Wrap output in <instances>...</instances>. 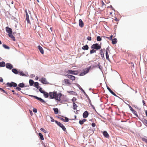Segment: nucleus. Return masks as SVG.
I'll return each mask as SVG.
<instances>
[{"mask_svg":"<svg viewBox=\"0 0 147 147\" xmlns=\"http://www.w3.org/2000/svg\"><path fill=\"white\" fill-rule=\"evenodd\" d=\"M9 36L14 41H15V37L13 35L12 33L10 34H8Z\"/></svg>","mask_w":147,"mask_h":147,"instance_id":"31","label":"nucleus"},{"mask_svg":"<svg viewBox=\"0 0 147 147\" xmlns=\"http://www.w3.org/2000/svg\"><path fill=\"white\" fill-rule=\"evenodd\" d=\"M79 124L81 125H82L83 124L84 122L82 120H80L79 121Z\"/></svg>","mask_w":147,"mask_h":147,"instance_id":"49","label":"nucleus"},{"mask_svg":"<svg viewBox=\"0 0 147 147\" xmlns=\"http://www.w3.org/2000/svg\"><path fill=\"white\" fill-rule=\"evenodd\" d=\"M100 55L102 57H104V52L102 49H101L100 50Z\"/></svg>","mask_w":147,"mask_h":147,"instance_id":"40","label":"nucleus"},{"mask_svg":"<svg viewBox=\"0 0 147 147\" xmlns=\"http://www.w3.org/2000/svg\"><path fill=\"white\" fill-rule=\"evenodd\" d=\"M12 72L15 74H18V71L16 68H13L12 69Z\"/></svg>","mask_w":147,"mask_h":147,"instance_id":"24","label":"nucleus"},{"mask_svg":"<svg viewBox=\"0 0 147 147\" xmlns=\"http://www.w3.org/2000/svg\"><path fill=\"white\" fill-rule=\"evenodd\" d=\"M38 76H36L35 78V79L36 80H38Z\"/></svg>","mask_w":147,"mask_h":147,"instance_id":"64","label":"nucleus"},{"mask_svg":"<svg viewBox=\"0 0 147 147\" xmlns=\"http://www.w3.org/2000/svg\"><path fill=\"white\" fill-rule=\"evenodd\" d=\"M26 12V19L27 22L28 23H30V22L29 20V15L27 11L26 10H25Z\"/></svg>","mask_w":147,"mask_h":147,"instance_id":"17","label":"nucleus"},{"mask_svg":"<svg viewBox=\"0 0 147 147\" xmlns=\"http://www.w3.org/2000/svg\"><path fill=\"white\" fill-rule=\"evenodd\" d=\"M109 47H108L106 49L105 52H106V58L107 60H109V55L108 54L109 52H110V51L109 50Z\"/></svg>","mask_w":147,"mask_h":147,"instance_id":"12","label":"nucleus"},{"mask_svg":"<svg viewBox=\"0 0 147 147\" xmlns=\"http://www.w3.org/2000/svg\"><path fill=\"white\" fill-rule=\"evenodd\" d=\"M78 107V105L75 102L73 103V109L74 110H76Z\"/></svg>","mask_w":147,"mask_h":147,"instance_id":"34","label":"nucleus"},{"mask_svg":"<svg viewBox=\"0 0 147 147\" xmlns=\"http://www.w3.org/2000/svg\"><path fill=\"white\" fill-rule=\"evenodd\" d=\"M35 76V75L33 74H31L30 75V77L31 78H33Z\"/></svg>","mask_w":147,"mask_h":147,"instance_id":"56","label":"nucleus"},{"mask_svg":"<svg viewBox=\"0 0 147 147\" xmlns=\"http://www.w3.org/2000/svg\"><path fill=\"white\" fill-rule=\"evenodd\" d=\"M13 82H7L6 85L8 87H13Z\"/></svg>","mask_w":147,"mask_h":147,"instance_id":"32","label":"nucleus"},{"mask_svg":"<svg viewBox=\"0 0 147 147\" xmlns=\"http://www.w3.org/2000/svg\"><path fill=\"white\" fill-rule=\"evenodd\" d=\"M53 110L54 111V113L56 114H57L59 113L58 109L57 108H54L53 109Z\"/></svg>","mask_w":147,"mask_h":147,"instance_id":"27","label":"nucleus"},{"mask_svg":"<svg viewBox=\"0 0 147 147\" xmlns=\"http://www.w3.org/2000/svg\"><path fill=\"white\" fill-rule=\"evenodd\" d=\"M38 89H39V92H40V93H42V94H43V93H44V92H45V91H44V90H42V88H41L40 87V88H38Z\"/></svg>","mask_w":147,"mask_h":147,"instance_id":"41","label":"nucleus"},{"mask_svg":"<svg viewBox=\"0 0 147 147\" xmlns=\"http://www.w3.org/2000/svg\"><path fill=\"white\" fill-rule=\"evenodd\" d=\"M97 40L98 41H100L102 40V38L100 36H98L97 37Z\"/></svg>","mask_w":147,"mask_h":147,"instance_id":"46","label":"nucleus"},{"mask_svg":"<svg viewBox=\"0 0 147 147\" xmlns=\"http://www.w3.org/2000/svg\"><path fill=\"white\" fill-rule=\"evenodd\" d=\"M27 86L29 87V86H26L24 83H21L18 84V87H17V88H16V90L18 91H20L21 90V88H23L24 87H25Z\"/></svg>","mask_w":147,"mask_h":147,"instance_id":"5","label":"nucleus"},{"mask_svg":"<svg viewBox=\"0 0 147 147\" xmlns=\"http://www.w3.org/2000/svg\"><path fill=\"white\" fill-rule=\"evenodd\" d=\"M50 119H51V122H55V121L54 120L53 117H50Z\"/></svg>","mask_w":147,"mask_h":147,"instance_id":"51","label":"nucleus"},{"mask_svg":"<svg viewBox=\"0 0 147 147\" xmlns=\"http://www.w3.org/2000/svg\"><path fill=\"white\" fill-rule=\"evenodd\" d=\"M3 81V79L1 77H0V82H2Z\"/></svg>","mask_w":147,"mask_h":147,"instance_id":"55","label":"nucleus"},{"mask_svg":"<svg viewBox=\"0 0 147 147\" xmlns=\"http://www.w3.org/2000/svg\"><path fill=\"white\" fill-rule=\"evenodd\" d=\"M79 26L82 28L84 26V23L81 19L79 20Z\"/></svg>","mask_w":147,"mask_h":147,"instance_id":"22","label":"nucleus"},{"mask_svg":"<svg viewBox=\"0 0 147 147\" xmlns=\"http://www.w3.org/2000/svg\"><path fill=\"white\" fill-rule=\"evenodd\" d=\"M142 140L143 141L145 142L146 143H147V137L144 136V137L142 138Z\"/></svg>","mask_w":147,"mask_h":147,"instance_id":"39","label":"nucleus"},{"mask_svg":"<svg viewBox=\"0 0 147 147\" xmlns=\"http://www.w3.org/2000/svg\"><path fill=\"white\" fill-rule=\"evenodd\" d=\"M82 49L84 50H88L89 49V47L87 45H86L85 46L82 47Z\"/></svg>","mask_w":147,"mask_h":147,"instance_id":"33","label":"nucleus"},{"mask_svg":"<svg viewBox=\"0 0 147 147\" xmlns=\"http://www.w3.org/2000/svg\"><path fill=\"white\" fill-rule=\"evenodd\" d=\"M101 4H102V6H101L100 8V9L102 11V10H103L105 9V8L106 7V5L102 1H101Z\"/></svg>","mask_w":147,"mask_h":147,"instance_id":"20","label":"nucleus"},{"mask_svg":"<svg viewBox=\"0 0 147 147\" xmlns=\"http://www.w3.org/2000/svg\"><path fill=\"white\" fill-rule=\"evenodd\" d=\"M140 120L144 124H147V120L145 119H140Z\"/></svg>","mask_w":147,"mask_h":147,"instance_id":"35","label":"nucleus"},{"mask_svg":"<svg viewBox=\"0 0 147 147\" xmlns=\"http://www.w3.org/2000/svg\"><path fill=\"white\" fill-rule=\"evenodd\" d=\"M67 73L74 75H77L78 74V72L77 71L69 70L67 71Z\"/></svg>","mask_w":147,"mask_h":147,"instance_id":"11","label":"nucleus"},{"mask_svg":"<svg viewBox=\"0 0 147 147\" xmlns=\"http://www.w3.org/2000/svg\"><path fill=\"white\" fill-rule=\"evenodd\" d=\"M67 92L71 94H72L74 95H77V93L73 91H68Z\"/></svg>","mask_w":147,"mask_h":147,"instance_id":"25","label":"nucleus"},{"mask_svg":"<svg viewBox=\"0 0 147 147\" xmlns=\"http://www.w3.org/2000/svg\"><path fill=\"white\" fill-rule=\"evenodd\" d=\"M91 48L92 49H94L98 50L101 49V46L98 44L96 43L92 45Z\"/></svg>","mask_w":147,"mask_h":147,"instance_id":"7","label":"nucleus"},{"mask_svg":"<svg viewBox=\"0 0 147 147\" xmlns=\"http://www.w3.org/2000/svg\"><path fill=\"white\" fill-rule=\"evenodd\" d=\"M82 120L83 121V122L84 123V122H85L86 121V119H83V120Z\"/></svg>","mask_w":147,"mask_h":147,"instance_id":"61","label":"nucleus"},{"mask_svg":"<svg viewBox=\"0 0 147 147\" xmlns=\"http://www.w3.org/2000/svg\"><path fill=\"white\" fill-rule=\"evenodd\" d=\"M102 132L103 136L105 138H109V135L107 131H102Z\"/></svg>","mask_w":147,"mask_h":147,"instance_id":"15","label":"nucleus"},{"mask_svg":"<svg viewBox=\"0 0 147 147\" xmlns=\"http://www.w3.org/2000/svg\"><path fill=\"white\" fill-rule=\"evenodd\" d=\"M0 90L1 91H2L4 93H6L7 94V92L6 91H5L3 88H1L0 87Z\"/></svg>","mask_w":147,"mask_h":147,"instance_id":"47","label":"nucleus"},{"mask_svg":"<svg viewBox=\"0 0 147 147\" xmlns=\"http://www.w3.org/2000/svg\"><path fill=\"white\" fill-rule=\"evenodd\" d=\"M0 64H5V63L4 62L2 61L0 63Z\"/></svg>","mask_w":147,"mask_h":147,"instance_id":"59","label":"nucleus"},{"mask_svg":"<svg viewBox=\"0 0 147 147\" xmlns=\"http://www.w3.org/2000/svg\"><path fill=\"white\" fill-rule=\"evenodd\" d=\"M107 89L109 90V91L113 96H117V95L116 94L109 88V87L107 86Z\"/></svg>","mask_w":147,"mask_h":147,"instance_id":"18","label":"nucleus"},{"mask_svg":"<svg viewBox=\"0 0 147 147\" xmlns=\"http://www.w3.org/2000/svg\"><path fill=\"white\" fill-rule=\"evenodd\" d=\"M38 136H39V138L41 140H44L43 135L41 133H38Z\"/></svg>","mask_w":147,"mask_h":147,"instance_id":"30","label":"nucleus"},{"mask_svg":"<svg viewBox=\"0 0 147 147\" xmlns=\"http://www.w3.org/2000/svg\"><path fill=\"white\" fill-rule=\"evenodd\" d=\"M76 86L79 88V89L81 90L84 93V95L86 96V98H87L88 100L89 103L90 104V105L92 107V109H93V110L97 113H98L95 109V108L94 106V105H93L92 104L91 102V100H90V99L89 98L88 96V95L86 93L85 91L84 90L82 89V88L77 83H76Z\"/></svg>","mask_w":147,"mask_h":147,"instance_id":"3","label":"nucleus"},{"mask_svg":"<svg viewBox=\"0 0 147 147\" xmlns=\"http://www.w3.org/2000/svg\"><path fill=\"white\" fill-rule=\"evenodd\" d=\"M143 104V105H146V103L145 101L143 100H142Z\"/></svg>","mask_w":147,"mask_h":147,"instance_id":"58","label":"nucleus"},{"mask_svg":"<svg viewBox=\"0 0 147 147\" xmlns=\"http://www.w3.org/2000/svg\"><path fill=\"white\" fill-rule=\"evenodd\" d=\"M59 119H60L62 121H63L64 119H63V118H62V117H60V118H59Z\"/></svg>","mask_w":147,"mask_h":147,"instance_id":"60","label":"nucleus"},{"mask_svg":"<svg viewBox=\"0 0 147 147\" xmlns=\"http://www.w3.org/2000/svg\"><path fill=\"white\" fill-rule=\"evenodd\" d=\"M34 86L37 89H38L39 88V83L38 82H34Z\"/></svg>","mask_w":147,"mask_h":147,"instance_id":"28","label":"nucleus"},{"mask_svg":"<svg viewBox=\"0 0 147 147\" xmlns=\"http://www.w3.org/2000/svg\"><path fill=\"white\" fill-rule=\"evenodd\" d=\"M66 76L72 80H75V77L74 76L71 75L67 74L66 75Z\"/></svg>","mask_w":147,"mask_h":147,"instance_id":"14","label":"nucleus"},{"mask_svg":"<svg viewBox=\"0 0 147 147\" xmlns=\"http://www.w3.org/2000/svg\"><path fill=\"white\" fill-rule=\"evenodd\" d=\"M114 20L117 22L118 21V19L117 18H116L114 19Z\"/></svg>","mask_w":147,"mask_h":147,"instance_id":"62","label":"nucleus"},{"mask_svg":"<svg viewBox=\"0 0 147 147\" xmlns=\"http://www.w3.org/2000/svg\"><path fill=\"white\" fill-rule=\"evenodd\" d=\"M18 73L20 74V75H21L22 76H24L25 77H28V75L27 74V75H26L25 74H24L23 71H20V70L18 71Z\"/></svg>","mask_w":147,"mask_h":147,"instance_id":"21","label":"nucleus"},{"mask_svg":"<svg viewBox=\"0 0 147 147\" xmlns=\"http://www.w3.org/2000/svg\"><path fill=\"white\" fill-rule=\"evenodd\" d=\"M44 93H43L44 97L45 98H48L49 95V93L46 92L45 91L44 92Z\"/></svg>","mask_w":147,"mask_h":147,"instance_id":"29","label":"nucleus"},{"mask_svg":"<svg viewBox=\"0 0 147 147\" xmlns=\"http://www.w3.org/2000/svg\"><path fill=\"white\" fill-rule=\"evenodd\" d=\"M29 82L30 85L31 86H33L35 82L32 79H30Z\"/></svg>","mask_w":147,"mask_h":147,"instance_id":"26","label":"nucleus"},{"mask_svg":"<svg viewBox=\"0 0 147 147\" xmlns=\"http://www.w3.org/2000/svg\"><path fill=\"white\" fill-rule=\"evenodd\" d=\"M49 98L50 99H55L56 100H58L60 103H63L66 102L65 100H61V97L62 96V94L59 92L57 94L56 91L49 92Z\"/></svg>","mask_w":147,"mask_h":147,"instance_id":"1","label":"nucleus"},{"mask_svg":"<svg viewBox=\"0 0 147 147\" xmlns=\"http://www.w3.org/2000/svg\"><path fill=\"white\" fill-rule=\"evenodd\" d=\"M32 110H33V112L35 113H36L37 112V109L36 108H34Z\"/></svg>","mask_w":147,"mask_h":147,"instance_id":"50","label":"nucleus"},{"mask_svg":"<svg viewBox=\"0 0 147 147\" xmlns=\"http://www.w3.org/2000/svg\"><path fill=\"white\" fill-rule=\"evenodd\" d=\"M29 111L30 113V115H33V114L32 111L30 110H29Z\"/></svg>","mask_w":147,"mask_h":147,"instance_id":"57","label":"nucleus"},{"mask_svg":"<svg viewBox=\"0 0 147 147\" xmlns=\"http://www.w3.org/2000/svg\"><path fill=\"white\" fill-rule=\"evenodd\" d=\"M91 125L92 127H94L96 126V124L94 123H92Z\"/></svg>","mask_w":147,"mask_h":147,"instance_id":"52","label":"nucleus"},{"mask_svg":"<svg viewBox=\"0 0 147 147\" xmlns=\"http://www.w3.org/2000/svg\"><path fill=\"white\" fill-rule=\"evenodd\" d=\"M87 39L88 40H91V37L90 36H88L87 37Z\"/></svg>","mask_w":147,"mask_h":147,"instance_id":"53","label":"nucleus"},{"mask_svg":"<svg viewBox=\"0 0 147 147\" xmlns=\"http://www.w3.org/2000/svg\"><path fill=\"white\" fill-rule=\"evenodd\" d=\"M6 66V68L9 69H11L13 68V65H0V67Z\"/></svg>","mask_w":147,"mask_h":147,"instance_id":"13","label":"nucleus"},{"mask_svg":"<svg viewBox=\"0 0 147 147\" xmlns=\"http://www.w3.org/2000/svg\"><path fill=\"white\" fill-rule=\"evenodd\" d=\"M127 105L128 106L130 110L131 111H132L133 113L134 114L136 117L139 118L137 114L136 111L134 110L129 105L127 104Z\"/></svg>","mask_w":147,"mask_h":147,"instance_id":"9","label":"nucleus"},{"mask_svg":"<svg viewBox=\"0 0 147 147\" xmlns=\"http://www.w3.org/2000/svg\"><path fill=\"white\" fill-rule=\"evenodd\" d=\"M96 51L94 49H92V50L90 51V53L91 54L95 53Z\"/></svg>","mask_w":147,"mask_h":147,"instance_id":"45","label":"nucleus"},{"mask_svg":"<svg viewBox=\"0 0 147 147\" xmlns=\"http://www.w3.org/2000/svg\"><path fill=\"white\" fill-rule=\"evenodd\" d=\"M95 130V129L93 128L92 129H90L88 130V131H91V132L92 134H93L94 132V131Z\"/></svg>","mask_w":147,"mask_h":147,"instance_id":"44","label":"nucleus"},{"mask_svg":"<svg viewBox=\"0 0 147 147\" xmlns=\"http://www.w3.org/2000/svg\"><path fill=\"white\" fill-rule=\"evenodd\" d=\"M62 117L65 118V119H63V122H68L69 121V119L68 118L65 117H63V116H62Z\"/></svg>","mask_w":147,"mask_h":147,"instance_id":"37","label":"nucleus"},{"mask_svg":"<svg viewBox=\"0 0 147 147\" xmlns=\"http://www.w3.org/2000/svg\"><path fill=\"white\" fill-rule=\"evenodd\" d=\"M3 47L5 49H9L10 48L8 46H7V45L5 44H3Z\"/></svg>","mask_w":147,"mask_h":147,"instance_id":"43","label":"nucleus"},{"mask_svg":"<svg viewBox=\"0 0 147 147\" xmlns=\"http://www.w3.org/2000/svg\"><path fill=\"white\" fill-rule=\"evenodd\" d=\"M145 114L147 117V110L145 111Z\"/></svg>","mask_w":147,"mask_h":147,"instance_id":"63","label":"nucleus"},{"mask_svg":"<svg viewBox=\"0 0 147 147\" xmlns=\"http://www.w3.org/2000/svg\"><path fill=\"white\" fill-rule=\"evenodd\" d=\"M28 95L31 97L34 98L35 99L40 101V102H41L42 103H46V101L44 100L43 99H42L40 97H39L36 96H34V95Z\"/></svg>","mask_w":147,"mask_h":147,"instance_id":"6","label":"nucleus"},{"mask_svg":"<svg viewBox=\"0 0 147 147\" xmlns=\"http://www.w3.org/2000/svg\"><path fill=\"white\" fill-rule=\"evenodd\" d=\"M63 85H64L70 86L71 85V83L69 82V80L68 79H64L62 81Z\"/></svg>","mask_w":147,"mask_h":147,"instance_id":"8","label":"nucleus"},{"mask_svg":"<svg viewBox=\"0 0 147 147\" xmlns=\"http://www.w3.org/2000/svg\"><path fill=\"white\" fill-rule=\"evenodd\" d=\"M55 123L60 128H61L63 131L65 132H67L66 128L63 124L61 123L60 122L58 121H57L55 120Z\"/></svg>","mask_w":147,"mask_h":147,"instance_id":"4","label":"nucleus"},{"mask_svg":"<svg viewBox=\"0 0 147 147\" xmlns=\"http://www.w3.org/2000/svg\"><path fill=\"white\" fill-rule=\"evenodd\" d=\"M12 85H13V87L14 88L16 87L15 88L16 89V88H17V87H18V86H17L18 85L17 84V83H16V82H13Z\"/></svg>","mask_w":147,"mask_h":147,"instance_id":"38","label":"nucleus"},{"mask_svg":"<svg viewBox=\"0 0 147 147\" xmlns=\"http://www.w3.org/2000/svg\"><path fill=\"white\" fill-rule=\"evenodd\" d=\"M98 67V68L101 70L103 74V72L102 71V67L100 65H95L94 66H93L92 67L91 66H90L87 68L84 69L82 72L79 74L80 76H82L85 75L88 73L89 71V70L90 69H92L93 68Z\"/></svg>","mask_w":147,"mask_h":147,"instance_id":"2","label":"nucleus"},{"mask_svg":"<svg viewBox=\"0 0 147 147\" xmlns=\"http://www.w3.org/2000/svg\"><path fill=\"white\" fill-rule=\"evenodd\" d=\"M88 115L89 113L87 111H85L83 113V117L84 118H86Z\"/></svg>","mask_w":147,"mask_h":147,"instance_id":"16","label":"nucleus"},{"mask_svg":"<svg viewBox=\"0 0 147 147\" xmlns=\"http://www.w3.org/2000/svg\"><path fill=\"white\" fill-rule=\"evenodd\" d=\"M6 31L8 33V34H10L11 33H12V29L11 28H9L8 27H6Z\"/></svg>","mask_w":147,"mask_h":147,"instance_id":"19","label":"nucleus"},{"mask_svg":"<svg viewBox=\"0 0 147 147\" xmlns=\"http://www.w3.org/2000/svg\"><path fill=\"white\" fill-rule=\"evenodd\" d=\"M112 37H113L112 35L111 36L109 37H107V38L109 39H110L111 40H112Z\"/></svg>","mask_w":147,"mask_h":147,"instance_id":"54","label":"nucleus"},{"mask_svg":"<svg viewBox=\"0 0 147 147\" xmlns=\"http://www.w3.org/2000/svg\"><path fill=\"white\" fill-rule=\"evenodd\" d=\"M38 48L39 49L40 52L42 54H43L44 53V52L42 48L40 45H38Z\"/></svg>","mask_w":147,"mask_h":147,"instance_id":"23","label":"nucleus"},{"mask_svg":"<svg viewBox=\"0 0 147 147\" xmlns=\"http://www.w3.org/2000/svg\"><path fill=\"white\" fill-rule=\"evenodd\" d=\"M77 100V99L75 97H74L71 100L73 102H75V101H76Z\"/></svg>","mask_w":147,"mask_h":147,"instance_id":"48","label":"nucleus"},{"mask_svg":"<svg viewBox=\"0 0 147 147\" xmlns=\"http://www.w3.org/2000/svg\"><path fill=\"white\" fill-rule=\"evenodd\" d=\"M40 130L41 131L44 132V133H47V131L45 129L42 128H41L40 129Z\"/></svg>","mask_w":147,"mask_h":147,"instance_id":"42","label":"nucleus"},{"mask_svg":"<svg viewBox=\"0 0 147 147\" xmlns=\"http://www.w3.org/2000/svg\"><path fill=\"white\" fill-rule=\"evenodd\" d=\"M39 81L44 84H49V83L47 82L46 78H41L39 79Z\"/></svg>","mask_w":147,"mask_h":147,"instance_id":"10","label":"nucleus"},{"mask_svg":"<svg viewBox=\"0 0 147 147\" xmlns=\"http://www.w3.org/2000/svg\"><path fill=\"white\" fill-rule=\"evenodd\" d=\"M112 44H115L117 42V40L116 38H114L112 40Z\"/></svg>","mask_w":147,"mask_h":147,"instance_id":"36","label":"nucleus"}]
</instances>
